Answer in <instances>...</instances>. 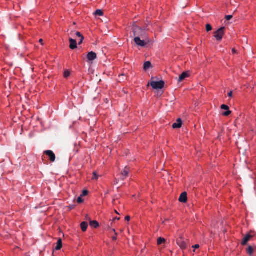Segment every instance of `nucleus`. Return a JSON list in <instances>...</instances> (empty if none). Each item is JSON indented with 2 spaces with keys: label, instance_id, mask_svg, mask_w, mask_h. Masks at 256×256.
Instances as JSON below:
<instances>
[{
  "label": "nucleus",
  "instance_id": "1",
  "mask_svg": "<svg viewBox=\"0 0 256 256\" xmlns=\"http://www.w3.org/2000/svg\"><path fill=\"white\" fill-rule=\"evenodd\" d=\"M134 42L138 46L144 47L150 42L148 38H146L145 40H140L139 36H136L134 38Z\"/></svg>",
  "mask_w": 256,
  "mask_h": 256
},
{
  "label": "nucleus",
  "instance_id": "2",
  "mask_svg": "<svg viewBox=\"0 0 256 256\" xmlns=\"http://www.w3.org/2000/svg\"><path fill=\"white\" fill-rule=\"evenodd\" d=\"M150 84L154 89L158 90L162 88L164 86V82L162 80H160L159 82L152 80L150 83L148 84V85Z\"/></svg>",
  "mask_w": 256,
  "mask_h": 256
},
{
  "label": "nucleus",
  "instance_id": "3",
  "mask_svg": "<svg viewBox=\"0 0 256 256\" xmlns=\"http://www.w3.org/2000/svg\"><path fill=\"white\" fill-rule=\"evenodd\" d=\"M224 27L220 28L214 33V36L217 40L221 41L224 34Z\"/></svg>",
  "mask_w": 256,
  "mask_h": 256
},
{
  "label": "nucleus",
  "instance_id": "4",
  "mask_svg": "<svg viewBox=\"0 0 256 256\" xmlns=\"http://www.w3.org/2000/svg\"><path fill=\"white\" fill-rule=\"evenodd\" d=\"M176 244L182 250H185L187 248L186 242L182 237L176 240Z\"/></svg>",
  "mask_w": 256,
  "mask_h": 256
},
{
  "label": "nucleus",
  "instance_id": "5",
  "mask_svg": "<svg viewBox=\"0 0 256 256\" xmlns=\"http://www.w3.org/2000/svg\"><path fill=\"white\" fill-rule=\"evenodd\" d=\"M44 154H46L48 157L51 162H54L56 160V156L54 152L50 150H46Z\"/></svg>",
  "mask_w": 256,
  "mask_h": 256
},
{
  "label": "nucleus",
  "instance_id": "6",
  "mask_svg": "<svg viewBox=\"0 0 256 256\" xmlns=\"http://www.w3.org/2000/svg\"><path fill=\"white\" fill-rule=\"evenodd\" d=\"M97 58L96 53L93 52H89L87 54V60L88 62L96 60Z\"/></svg>",
  "mask_w": 256,
  "mask_h": 256
},
{
  "label": "nucleus",
  "instance_id": "7",
  "mask_svg": "<svg viewBox=\"0 0 256 256\" xmlns=\"http://www.w3.org/2000/svg\"><path fill=\"white\" fill-rule=\"evenodd\" d=\"M129 172V168L127 166H126L121 172V178L122 180L125 179L128 176Z\"/></svg>",
  "mask_w": 256,
  "mask_h": 256
},
{
  "label": "nucleus",
  "instance_id": "8",
  "mask_svg": "<svg viewBox=\"0 0 256 256\" xmlns=\"http://www.w3.org/2000/svg\"><path fill=\"white\" fill-rule=\"evenodd\" d=\"M69 41L70 43V49L74 50L77 48V42L76 40L72 38H70Z\"/></svg>",
  "mask_w": 256,
  "mask_h": 256
},
{
  "label": "nucleus",
  "instance_id": "9",
  "mask_svg": "<svg viewBox=\"0 0 256 256\" xmlns=\"http://www.w3.org/2000/svg\"><path fill=\"white\" fill-rule=\"evenodd\" d=\"M221 108L222 110H228L223 113V115L224 116H228L231 114V112L229 110V107L226 104H222L221 106Z\"/></svg>",
  "mask_w": 256,
  "mask_h": 256
},
{
  "label": "nucleus",
  "instance_id": "10",
  "mask_svg": "<svg viewBox=\"0 0 256 256\" xmlns=\"http://www.w3.org/2000/svg\"><path fill=\"white\" fill-rule=\"evenodd\" d=\"M182 120L180 118H178L176 122L173 124L172 128H180L182 126Z\"/></svg>",
  "mask_w": 256,
  "mask_h": 256
},
{
  "label": "nucleus",
  "instance_id": "11",
  "mask_svg": "<svg viewBox=\"0 0 256 256\" xmlns=\"http://www.w3.org/2000/svg\"><path fill=\"white\" fill-rule=\"evenodd\" d=\"M179 201L182 202H186L187 201V194L186 192L182 193L180 198Z\"/></svg>",
  "mask_w": 256,
  "mask_h": 256
},
{
  "label": "nucleus",
  "instance_id": "12",
  "mask_svg": "<svg viewBox=\"0 0 256 256\" xmlns=\"http://www.w3.org/2000/svg\"><path fill=\"white\" fill-rule=\"evenodd\" d=\"M189 76V74L188 72H184L182 73L181 75L178 78V82H181L183 80H184L186 78H188Z\"/></svg>",
  "mask_w": 256,
  "mask_h": 256
},
{
  "label": "nucleus",
  "instance_id": "13",
  "mask_svg": "<svg viewBox=\"0 0 256 256\" xmlns=\"http://www.w3.org/2000/svg\"><path fill=\"white\" fill-rule=\"evenodd\" d=\"M62 240L61 238H58V240L57 242V243H56V246L55 248V250H60L62 248Z\"/></svg>",
  "mask_w": 256,
  "mask_h": 256
},
{
  "label": "nucleus",
  "instance_id": "14",
  "mask_svg": "<svg viewBox=\"0 0 256 256\" xmlns=\"http://www.w3.org/2000/svg\"><path fill=\"white\" fill-rule=\"evenodd\" d=\"M252 238V236L248 234L246 235L242 240V245H246V244L247 242L250 240V238Z\"/></svg>",
  "mask_w": 256,
  "mask_h": 256
},
{
  "label": "nucleus",
  "instance_id": "15",
  "mask_svg": "<svg viewBox=\"0 0 256 256\" xmlns=\"http://www.w3.org/2000/svg\"><path fill=\"white\" fill-rule=\"evenodd\" d=\"M75 34H76V36H77L80 38V40H78V44H82L84 40V36L81 34L80 32H76L75 33Z\"/></svg>",
  "mask_w": 256,
  "mask_h": 256
},
{
  "label": "nucleus",
  "instance_id": "16",
  "mask_svg": "<svg viewBox=\"0 0 256 256\" xmlns=\"http://www.w3.org/2000/svg\"><path fill=\"white\" fill-rule=\"evenodd\" d=\"M88 226V223L86 222H84L80 224V228L82 232H86Z\"/></svg>",
  "mask_w": 256,
  "mask_h": 256
},
{
  "label": "nucleus",
  "instance_id": "17",
  "mask_svg": "<svg viewBox=\"0 0 256 256\" xmlns=\"http://www.w3.org/2000/svg\"><path fill=\"white\" fill-rule=\"evenodd\" d=\"M152 66V64L150 62H144V70H147L148 69L150 68Z\"/></svg>",
  "mask_w": 256,
  "mask_h": 256
},
{
  "label": "nucleus",
  "instance_id": "18",
  "mask_svg": "<svg viewBox=\"0 0 256 256\" xmlns=\"http://www.w3.org/2000/svg\"><path fill=\"white\" fill-rule=\"evenodd\" d=\"M90 226L94 228H97L99 226V224L97 221L93 220L90 222Z\"/></svg>",
  "mask_w": 256,
  "mask_h": 256
},
{
  "label": "nucleus",
  "instance_id": "19",
  "mask_svg": "<svg viewBox=\"0 0 256 256\" xmlns=\"http://www.w3.org/2000/svg\"><path fill=\"white\" fill-rule=\"evenodd\" d=\"M100 177V176L98 175L96 172H94L92 173V180H97L98 178Z\"/></svg>",
  "mask_w": 256,
  "mask_h": 256
},
{
  "label": "nucleus",
  "instance_id": "20",
  "mask_svg": "<svg viewBox=\"0 0 256 256\" xmlns=\"http://www.w3.org/2000/svg\"><path fill=\"white\" fill-rule=\"evenodd\" d=\"M94 14L96 16H103L104 14V12H102V11L100 10H97L95 12H94Z\"/></svg>",
  "mask_w": 256,
  "mask_h": 256
},
{
  "label": "nucleus",
  "instance_id": "21",
  "mask_svg": "<svg viewBox=\"0 0 256 256\" xmlns=\"http://www.w3.org/2000/svg\"><path fill=\"white\" fill-rule=\"evenodd\" d=\"M165 242H166V240L164 238H159L158 239L157 243H158V245H160L162 244Z\"/></svg>",
  "mask_w": 256,
  "mask_h": 256
},
{
  "label": "nucleus",
  "instance_id": "22",
  "mask_svg": "<svg viewBox=\"0 0 256 256\" xmlns=\"http://www.w3.org/2000/svg\"><path fill=\"white\" fill-rule=\"evenodd\" d=\"M70 72L69 70H66L64 71V76L65 78H68L70 76Z\"/></svg>",
  "mask_w": 256,
  "mask_h": 256
},
{
  "label": "nucleus",
  "instance_id": "23",
  "mask_svg": "<svg viewBox=\"0 0 256 256\" xmlns=\"http://www.w3.org/2000/svg\"><path fill=\"white\" fill-rule=\"evenodd\" d=\"M247 252L250 255H252L253 253V248L252 246H250L247 249Z\"/></svg>",
  "mask_w": 256,
  "mask_h": 256
},
{
  "label": "nucleus",
  "instance_id": "24",
  "mask_svg": "<svg viewBox=\"0 0 256 256\" xmlns=\"http://www.w3.org/2000/svg\"><path fill=\"white\" fill-rule=\"evenodd\" d=\"M212 30V27L210 24H207L206 25V30L207 32H210Z\"/></svg>",
  "mask_w": 256,
  "mask_h": 256
},
{
  "label": "nucleus",
  "instance_id": "25",
  "mask_svg": "<svg viewBox=\"0 0 256 256\" xmlns=\"http://www.w3.org/2000/svg\"><path fill=\"white\" fill-rule=\"evenodd\" d=\"M88 194V191L87 190H84L82 194L80 195L81 196H86Z\"/></svg>",
  "mask_w": 256,
  "mask_h": 256
},
{
  "label": "nucleus",
  "instance_id": "26",
  "mask_svg": "<svg viewBox=\"0 0 256 256\" xmlns=\"http://www.w3.org/2000/svg\"><path fill=\"white\" fill-rule=\"evenodd\" d=\"M84 201V200L82 198V196H79L77 199V202L79 204H80L82 202Z\"/></svg>",
  "mask_w": 256,
  "mask_h": 256
},
{
  "label": "nucleus",
  "instance_id": "27",
  "mask_svg": "<svg viewBox=\"0 0 256 256\" xmlns=\"http://www.w3.org/2000/svg\"><path fill=\"white\" fill-rule=\"evenodd\" d=\"M226 19L228 20H231L232 18V15H227L226 16Z\"/></svg>",
  "mask_w": 256,
  "mask_h": 256
},
{
  "label": "nucleus",
  "instance_id": "28",
  "mask_svg": "<svg viewBox=\"0 0 256 256\" xmlns=\"http://www.w3.org/2000/svg\"><path fill=\"white\" fill-rule=\"evenodd\" d=\"M192 248H200V245L198 244H195L194 246H192Z\"/></svg>",
  "mask_w": 256,
  "mask_h": 256
},
{
  "label": "nucleus",
  "instance_id": "29",
  "mask_svg": "<svg viewBox=\"0 0 256 256\" xmlns=\"http://www.w3.org/2000/svg\"><path fill=\"white\" fill-rule=\"evenodd\" d=\"M130 216H126L125 217V220H126V221H129V220H130Z\"/></svg>",
  "mask_w": 256,
  "mask_h": 256
},
{
  "label": "nucleus",
  "instance_id": "30",
  "mask_svg": "<svg viewBox=\"0 0 256 256\" xmlns=\"http://www.w3.org/2000/svg\"><path fill=\"white\" fill-rule=\"evenodd\" d=\"M112 238L114 240H116L117 239V234L116 233L115 234V236H112Z\"/></svg>",
  "mask_w": 256,
  "mask_h": 256
},
{
  "label": "nucleus",
  "instance_id": "31",
  "mask_svg": "<svg viewBox=\"0 0 256 256\" xmlns=\"http://www.w3.org/2000/svg\"><path fill=\"white\" fill-rule=\"evenodd\" d=\"M228 96L230 98L232 96V91H230V92H229L228 93Z\"/></svg>",
  "mask_w": 256,
  "mask_h": 256
},
{
  "label": "nucleus",
  "instance_id": "32",
  "mask_svg": "<svg viewBox=\"0 0 256 256\" xmlns=\"http://www.w3.org/2000/svg\"><path fill=\"white\" fill-rule=\"evenodd\" d=\"M42 41H43V40H42V39H40V40H39V42H40L42 44Z\"/></svg>",
  "mask_w": 256,
  "mask_h": 256
},
{
  "label": "nucleus",
  "instance_id": "33",
  "mask_svg": "<svg viewBox=\"0 0 256 256\" xmlns=\"http://www.w3.org/2000/svg\"><path fill=\"white\" fill-rule=\"evenodd\" d=\"M134 36H136V30H134Z\"/></svg>",
  "mask_w": 256,
  "mask_h": 256
},
{
  "label": "nucleus",
  "instance_id": "34",
  "mask_svg": "<svg viewBox=\"0 0 256 256\" xmlns=\"http://www.w3.org/2000/svg\"><path fill=\"white\" fill-rule=\"evenodd\" d=\"M112 232H115V234H116V230H115V229H112Z\"/></svg>",
  "mask_w": 256,
  "mask_h": 256
},
{
  "label": "nucleus",
  "instance_id": "35",
  "mask_svg": "<svg viewBox=\"0 0 256 256\" xmlns=\"http://www.w3.org/2000/svg\"><path fill=\"white\" fill-rule=\"evenodd\" d=\"M114 220H120V218H114Z\"/></svg>",
  "mask_w": 256,
  "mask_h": 256
},
{
  "label": "nucleus",
  "instance_id": "36",
  "mask_svg": "<svg viewBox=\"0 0 256 256\" xmlns=\"http://www.w3.org/2000/svg\"><path fill=\"white\" fill-rule=\"evenodd\" d=\"M232 52H233V53L235 52V50H234H234H232Z\"/></svg>",
  "mask_w": 256,
  "mask_h": 256
}]
</instances>
